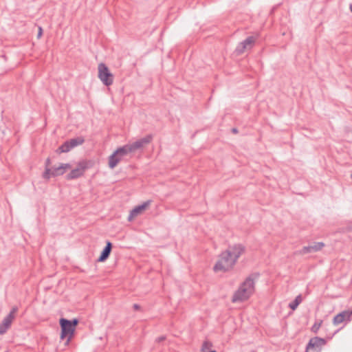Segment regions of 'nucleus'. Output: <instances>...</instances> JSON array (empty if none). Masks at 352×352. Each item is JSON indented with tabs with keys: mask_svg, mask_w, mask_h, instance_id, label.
Returning <instances> with one entry per match:
<instances>
[{
	"mask_svg": "<svg viewBox=\"0 0 352 352\" xmlns=\"http://www.w3.org/2000/svg\"><path fill=\"white\" fill-rule=\"evenodd\" d=\"M259 274L255 273L250 274L241 284L239 289L234 292L232 302H243L248 300L254 292L255 279L258 278Z\"/></svg>",
	"mask_w": 352,
	"mask_h": 352,
	"instance_id": "1",
	"label": "nucleus"
},
{
	"mask_svg": "<svg viewBox=\"0 0 352 352\" xmlns=\"http://www.w3.org/2000/svg\"><path fill=\"white\" fill-rule=\"evenodd\" d=\"M78 322L79 321L77 318L68 320L61 318L59 320V324L61 329L60 338L61 340H64L67 338L66 344H68L74 336L75 329Z\"/></svg>",
	"mask_w": 352,
	"mask_h": 352,
	"instance_id": "2",
	"label": "nucleus"
},
{
	"mask_svg": "<svg viewBox=\"0 0 352 352\" xmlns=\"http://www.w3.org/2000/svg\"><path fill=\"white\" fill-rule=\"evenodd\" d=\"M236 263V261L230 256V253L225 250L219 255V258L214 265L213 270L215 272H228L233 268Z\"/></svg>",
	"mask_w": 352,
	"mask_h": 352,
	"instance_id": "3",
	"label": "nucleus"
},
{
	"mask_svg": "<svg viewBox=\"0 0 352 352\" xmlns=\"http://www.w3.org/2000/svg\"><path fill=\"white\" fill-rule=\"evenodd\" d=\"M98 78L105 86H110L113 82V75L110 72L108 67L103 63L98 65Z\"/></svg>",
	"mask_w": 352,
	"mask_h": 352,
	"instance_id": "4",
	"label": "nucleus"
},
{
	"mask_svg": "<svg viewBox=\"0 0 352 352\" xmlns=\"http://www.w3.org/2000/svg\"><path fill=\"white\" fill-rule=\"evenodd\" d=\"M84 142L85 138L82 136H78L74 138H72L70 140L65 141L63 144H61L56 150V153H67L74 147L80 146Z\"/></svg>",
	"mask_w": 352,
	"mask_h": 352,
	"instance_id": "5",
	"label": "nucleus"
},
{
	"mask_svg": "<svg viewBox=\"0 0 352 352\" xmlns=\"http://www.w3.org/2000/svg\"><path fill=\"white\" fill-rule=\"evenodd\" d=\"M327 344L324 338L314 337L311 338L306 346L305 352H320L322 347Z\"/></svg>",
	"mask_w": 352,
	"mask_h": 352,
	"instance_id": "6",
	"label": "nucleus"
},
{
	"mask_svg": "<svg viewBox=\"0 0 352 352\" xmlns=\"http://www.w3.org/2000/svg\"><path fill=\"white\" fill-rule=\"evenodd\" d=\"M17 311L18 307L16 306L13 307L10 313L3 318L2 322L0 324V335L6 333L8 329L11 327Z\"/></svg>",
	"mask_w": 352,
	"mask_h": 352,
	"instance_id": "7",
	"label": "nucleus"
},
{
	"mask_svg": "<svg viewBox=\"0 0 352 352\" xmlns=\"http://www.w3.org/2000/svg\"><path fill=\"white\" fill-rule=\"evenodd\" d=\"M153 140V135L149 134L145 137L136 140L134 142L128 144L131 148V153H135L136 151L142 150L144 146L148 144Z\"/></svg>",
	"mask_w": 352,
	"mask_h": 352,
	"instance_id": "8",
	"label": "nucleus"
},
{
	"mask_svg": "<svg viewBox=\"0 0 352 352\" xmlns=\"http://www.w3.org/2000/svg\"><path fill=\"white\" fill-rule=\"evenodd\" d=\"M255 41L256 38L254 36H250L247 37L244 41L239 43L236 47L235 52L238 55L242 54L245 50L252 49Z\"/></svg>",
	"mask_w": 352,
	"mask_h": 352,
	"instance_id": "9",
	"label": "nucleus"
},
{
	"mask_svg": "<svg viewBox=\"0 0 352 352\" xmlns=\"http://www.w3.org/2000/svg\"><path fill=\"white\" fill-rule=\"evenodd\" d=\"M226 250L230 253L232 258L237 261L238 258L245 252V247L242 244L238 243L229 245Z\"/></svg>",
	"mask_w": 352,
	"mask_h": 352,
	"instance_id": "10",
	"label": "nucleus"
},
{
	"mask_svg": "<svg viewBox=\"0 0 352 352\" xmlns=\"http://www.w3.org/2000/svg\"><path fill=\"white\" fill-rule=\"evenodd\" d=\"M324 245L323 242H314L311 245L304 246L299 250L298 253L300 254H306L311 252H316L321 250Z\"/></svg>",
	"mask_w": 352,
	"mask_h": 352,
	"instance_id": "11",
	"label": "nucleus"
},
{
	"mask_svg": "<svg viewBox=\"0 0 352 352\" xmlns=\"http://www.w3.org/2000/svg\"><path fill=\"white\" fill-rule=\"evenodd\" d=\"M151 200H148L140 205L135 206L133 209H132L130 212V214L128 217V221H132L134 217L141 214L144 210H145L151 204Z\"/></svg>",
	"mask_w": 352,
	"mask_h": 352,
	"instance_id": "12",
	"label": "nucleus"
},
{
	"mask_svg": "<svg viewBox=\"0 0 352 352\" xmlns=\"http://www.w3.org/2000/svg\"><path fill=\"white\" fill-rule=\"evenodd\" d=\"M351 315L352 314H350V311H342L334 316L333 323L335 325H338L345 320L350 321Z\"/></svg>",
	"mask_w": 352,
	"mask_h": 352,
	"instance_id": "13",
	"label": "nucleus"
},
{
	"mask_svg": "<svg viewBox=\"0 0 352 352\" xmlns=\"http://www.w3.org/2000/svg\"><path fill=\"white\" fill-rule=\"evenodd\" d=\"M112 247H113L112 243L109 241H107L106 242V245L103 248L102 251L101 252L100 256L97 259V261L98 262L105 261L109 258V256L111 252Z\"/></svg>",
	"mask_w": 352,
	"mask_h": 352,
	"instance_id": "14",
	"label": "nucleus"
},
{
	"mask_svg": "<svg viewBox=\"0 0 352 352\" xmlns=\"http://www.w3.org/2000/svg\"><path fill=\"white\" fill-rule=\"evenodd\" d=\"M65 173L64 168L62 164H60L58 166H53L50 173V178L53 177H58L63 175Z\"/></svg>",
	"mask_w": 352,
	"mask_h": 352,
	"instance_id": "15",
	"label": "nucleus"
},
{
	"mask_svg": "<svg viewBox=\"0 0 352 352\" xmlns=\"http://www.w3.org/2000/svg\"><path fill=\"white\" fill-rule=\"evenodd\" d=\"M115 151L116 154H118V155H121L123 157H124L125 156L128 155L130 153H132L128 144L118 148Z\"/></svg>",
	"mask_w": 352,
	"mask_h": 352,
	"instance_id": "16",
	"label": "nucleus"
},
{
	"mask_svg": "<svg viewBox=\"0 0 352 352\" xmlns=\"http://www.w3.org/2000/svg\"><path fill=\"white\" fill-rule=\"evenodd\" d=\"M118 154L114 151L109 157V167L111 169L114 168L120 162V159L118 158Z\"/></svg>",
	"mask_w": 352,
	"mask_h": 352,
	"instance_id": "17",
	"label": "nucleus"
},
{
	"mask_svg": "<svg viewBox=\"0 0 352 352\" xmlns=\"http://www.w3.org/2000/svg\"><path fill=\"white\" fill-rule=\"evenodd\" d=\"M50 165H51V159L50 157H47L45 162V171L43 172V175H42L43 178L46 180L50 179V173L52 169V168H50Z\"/></svg>",
	"mask_w": 352,
	"mask_h": 352,
	"instance_id": "18",
	"label": "nucleus"
},
{
	"mask_svg": "<svg viewBox=\"0 0 352 352\" xmlns=\"http://www.w3.org/2000/svg\"><path fill=\"white\" fill-rule=\"evenodd\" d=\"M83 175V173L80 172V170H79L78 169H77L76 168L72 170L71 172L67 175L66 176V179L67 180H72V179H77L81 176Z\"/></svg>",
	"mask_w": 352,
	"mask_h": 352,
	"instance_id": "19",
	"label": "nucleus"
},
{
	"mask_svg": "<svg viewBox=\"0 0 352 352\" xmlns=\"http://www.w3.org/2000/svg\"><path fill=\"white\" fill-rule=\"evenodd\" d=\"M302 302V297L300 295H298L296 297V298L292 301L289 304V307L292 309V310H295L298 306L299 305V304Z\"/></svg>",
	"mask_w": 352,
	"mask_h": 352,
	"instance_id": "20",
	"label": "nucleus"
},
{
	"mask_svg": "<svg viewBox=\"0 0 352 352\" xmlns=\"http://www.w3.org/2000/svg\"><path fill=\"white\" fill-rule=\"evenodd\" d=\"M89 162L87 160H81L77 164V169L84 174L85 170L89 168Z\"/></svg>",
	"mask_w": 352,
	"mask_h": 352,
	"instance_id": "21",
	"label": "nucleus"
},
{
	"mask_svg": "<svg viewBox=\"0 0 352 352\" xmlns=\"http://www.w3.org/2000/svg\"><path fill=\"white\" fill-rule=\"evenodd\" d=\"M212 344L211 343L206 341L203 343V345H202V352H217L215 350H211V351H209V348L210 346H211Z\"/></svg>",
	"mask_w": 352,
	"mask_h": 352,
	"instance_id": "22",
	"label": "nucleus"
},
{
	"mask_svg": "<svg viewBox=\"0 0 352 352\" xmlns=\"http://www.w3.org/2000/svg\"><path fill=\"white\" fill-rule=\"evenodd\" d=\"M322 323V321L320 320L319 322H315L314 324L311 327V331L316 333L319 330L320 327H321V324Z\"/></svg>",
	"mask_w": 352,
	"mask_h": 352,
	"instance_id": "23",
	"label": "nucleus"
},
{
	"mask_svg": "<svg viewBox=\"0 0 352 352\" xmlns=\"http://www.w3.org/2000/svg\"><path fill=\"white\" fill-rule=\"evenodd\" d=\"M62 165L63 166L65 173L66 172V170H67V169L71 168V165H70V164H69V163H67V164H62Z\"/></svg>",
	"mask_w": 352,
	"mask_h": 352,
	"instance_id": "24",
	"label": "nucleus"
},
{
	"mask_svg": "<svg viewBox=\"0 0 352 352\" xmlns=\"http://www.w3.org/2000/svg\"><path fill=\"white\" fill-rule=\"evenodd\" d=\"M166 336H160V337H158V338L156 339V342H162V341L165 340H166Z\"/></svg>",
	"mask_w": 352,
	"mask_h": 352,
	"instance_id": "25",
	"label": "nucleus"
},
{
	"mask_svg": "<svg viewBox=\"0 0 352 352\" xmlns=\"http://www.w3.org/2000/svg\"><path fill=\"white\" fill-rule=\"evenodd\" d=\"M43 34V29L41 26L38 27V31L37 34V38H39Z\"/></svg>",
	"mask_w": 352,
	"mask_h": 352,
	"instance_id": "26",
	"label": "nucleus"
},
{
	"mask_svg": "<svg viewBox=\"0 0 352 352\" xmlns=\"http://www.w3.org/2000/svg\"><path fill=\"white\" fill-rule=\"evenodd\" d=\"M133 308L134 310L138 311V310H140L141 309V307L138 304H134L133 305Z\"/></svg>",
	"mask_w": 352,
	"mask_h": 352,
	"instance_id": "27",
	"label": "nucleus"
},
{
	"mask_svg": "<svg viewBox=\"0 0 352 352\" xmlns=\"http://www.w3.org/2000/svg\"><path fill=\"white\" fill-rule=\"evenodd\" d=\"M232 133L236 134L238 133V129L236 128H232L231 129Z\"/></svg>",
	"mask_w": 352,
	"mask_h": 352,
	"instance_id": "28",
	"label": "nucleus"
},
{
	"mask_svg": "<svg viewBox=\"0 0 352 352\" xmlns=\"http://www.w3.org/2000/svg\"><path fill=\"white\" fill-rule=\"evenodd\" d=\"M348 228L349 230H352V222L349 223V225L348 226Z\"/></svg>",
	"mask_w": 352,
	"mask_h": 352,
	"instance_id": "29",
	"label": "nucleus"
},
{
	"mask_svg": "<svg viewBox=\"0 0 352 352\" xmlns=\"http://www.w3.org/2000/svg\"><path fill=\"white\" fill-rule=\"evenodd\" d=\"M118 158L120 159V162L124 157L121 155H118Z\"/></svg>",
	"mask_w": 352,
	"mask_h": 352,
	"instance_id": "30",
	"label": "nucleus"
},
{
	"mask_svg": "<svg viewBox=\"0 0 352 352\" xmlns=\"http://www.w3.org/2000/svg\"><path fill=\"white\" fill-rule=\"evenodd\" d=\"M349 10H350L351 12H352V3H351L349 5Z\"/></svg>",
	"mask_w": 352,
	"mask_h": 352,
	"instance_id": "31",
	"label": "nucleus"
},
{
	"mask_svg": "<svg viewBox=\"0 0 352 352\" xmlns=\"http://www.w3.org/2000/svg\"><path fill=\"white\" fill-rule=\"evenodd\" d=\"M350 314H352V310H351V311H350Z\"/></svg>",
	"mask_w": 352,
	"mask_h": 352,
	"instance_id": "32",
	"label": "nucleus"
}]
</instances>
